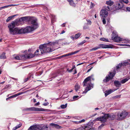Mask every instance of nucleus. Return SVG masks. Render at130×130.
I'll return each instance as SVG.
<instances>
[{
    "label": "nucleus",
    "instance_id": "obj_1",
    "mask_svg": "<svg viewBox=\"0 0 130 130\" xmlns=\"http://www.w3.org/2000/svg\"><path fill=\"white\" fill-rule=\"evenodd\" d=\"M30 22L31 24V27L29 26L25 28H22L21 29L16 28H15L14 33L13 35L30 32L37 28L38 26L36 20H31Z\"/></svg>",
    "mask_w": 130,
    "mask_h": 130
},
{
    "label": "nucleus",
    "instance_id": "obj_2",
    "mask_svg": "<svg viewBox=\"0 0 130 130\" xmlns=\"http://www.w3.org/2000/svg\"><path fill=\"white\" fill-rule=\"evenodd\" d=\"M62 40H56L53 42H50L49 43H45L41 45V47H43L44 53H49L53 51V50L51 48L53 45L58 44V42Z\"/></svg>",
    "mask_w": 130,
    "mask_h": 130
},
{
    "label": "nucleus",
    "instance_id": "obj_3",
    "mask_svg": "<svg viewBox=\"0 0 130 130\" xmlns=\"http://www.w3.org/2000/svg\"><path fill=\"white\" fill-rule=\"evenodd\" d=\"M28 130H50L47 126H44L41 127L39 125L31 126L30 127Z\"/></svg>",
    "mask_w": 130,
    "mask_h": 130
},
{
    "label": "nucleus",
    "instance_id": "obj_4",
    "mask_svg": "<svg viewBox=\"0 0 130 130\" xmlns=\"http://www.w3.org/2000/svg\"><path fill=\"white\" fill-rule=\"evenodd\" d=\"M116 72L115 69L112 72H110L109 74L105 77V78L103 80V82L106 83L108 82L110 79H112L115 75Z\"/></svg>",
    "mask_w": 130,
    "mask_h": 130
},
{
    "label": "nucleus",
    "instance_id": "obj_5",
    "mask_svg": "<svg viewBox=\"0 0 130 130\" xmlns=\"http://www.w3.org/2000/svg\"><path fill=\"white\" fill-rule=\"evenodd\" d=\"M25 110H30L38 111H45L49 112L50 110L47 109H45L42 108H39L34 107H32L29 108H27L25 109Z\"/></svg>",
    "mask_w": 130,
    "mask_h": 130
},
{
    "label": "nucleus",
    "instance_id": "obj_6",
    "mask_svg": "<svg viewBox=\"0 0 130 130\" xmlns=\"http://www.w3.org/2000/svg\"><path fill=\"white\" fill-rule=\"evenodd\" d=\"M16 22H13L10 24L8 25V27L9 29V31L10 34L13 35L14 34V30L15 28H14L15 24H16Z\"/></svg>",
    "mask_w": 130,
    "mask_h": 130
},
{
    "label": "nucleus",
    "instance_id": "obj_7",
    "mask_svg": "<svg viewBox=\"0 0 130 130\" xmlns=\"http://www.w3.org/2000/svg\"><path fill=\"white\" fill-rule=\"evenodd\" d=\"M41 45L39 46V49L37 50L35 52V54L36 55H40L44 53L43 47H41Z\"/></svg>",
    "mask_w": 130,
    "mask_h": 130
},
{
    "label": "nucleus",
    "instance_id": "obj_8",
    "mask_svg": "<svg viewBox=\"0 0 130 130\" xmlns=\"http://www.w3.org/2000/svg\"><path fill=\"white\" fill-rule=\"evenodd\" d=\"M105 114L103 116L96 118L95 119V121H100L103 123L105 122L107 118V117L105 116Z\"/></svg>",
    "mask_w": 130,
    "mask_h": 130
},
{
    "label": "nucleus",
    "instance_id": "obj_9",
    "mask_svg": "<svg viewBox=\"0 0 130 130\" xmlns=\"http://www.w3.org/2000/svg\"><path fill=\"white\" fill-rule=\"evenodd\" d=\"M79 50H77V51H75L74 52H71L70 53H69L68 54L64 55H63L61 56H59V57H58L57 58L58 59H61V58H62V57H65V56H70V55H72L75 54L77 53L78 52H79Z\"/></svg>",
    "mask_w": 130,
    "mask_h": 130
},
{
    "label": "nucleus",
    "instance_id": "obj_10",
    "mask_svg": "<svg viewBox=\"0 0 130 130\" xmlns=\"http://www.w3.org/2000/svg\"><path fill=\"white\" fill-rule=\"evenodd\" d=\"M92 123L90 122L87 124L86 125L83 127L84 128H82L83 129V130H90L92 128Z\"/></svg>",
    "mask_w": 130,
    "mask_h": 130
},
{
    "label": "nucleus",
    "instance_id": "obj_11",
    "mask_svg": "<svg viewBox=\"0 0 130 130\" xmlns=\"http://www.w3.org/2000/svg\"><path fill=\"white\" fill-rule=\"evenodd\" d=\"M108 12L105 9H102L101 10L100 15L102 17H105L108 15Z\"/></svg>",
    "mask_w": 130,
    "mask_h": 130
},
{
    "label": "nucleus",
    "instance_id": "obj_12",
    "mask_svg": "<svg viewBox=\"0 0 130 130\" xmlns=\"http://www.w3.org/2000/svg\"><path fill=\"white\" fill-rule=\"evenodd\" d=\"M128 115V113L125 111H122L120 114H118V116L121 119L123 118L126 117Z\"/></svg>",
    "mask_w": 130,
    "mask_h": 130
},
{
    "label": "nucleus",
    "instance_id": "obj_13",
    "mask_svg": "<svg viewBox=\"0 0 130 130\" xmlns=\"http://www.w3.org/2000/svg\"><path fill=\"white\" fill-rule=\"evenodd\" d=\"M105 116L107 117V119H109L111 120H113L115 118V116L113 113H111L110 114H105Z\"/></svg>",
    "mask_w": 130,
    "mask_h": 130
},
{
    "label": "nucleus",
    "instance_id": "obj_14",
    "mask_svg": "<svg viewBox=\"0 0 130 130\" xmlns=\"http://www.w3.org/2000/svg\"><path fill=\"white\" fill-rule=\"evenodd\" d=\"M99 46V48H112L110 45H105L102 44H100Z\"/></svg>",
    "mask_w": 130,
    "mask_h": 130
},
{
    "label": "nucleus",
    "instance_id": "obj_15",
    "mask_svg": "<svg viewBox=\"0 0 130 130\" xmlns=\"http://www.w3.org/2000/svg\"><path fill=\"white\" fill-rule=\"evenodd\" d=\"M124 6L123 4L120 3V2L116 4L115 7L116 9L118 10L123 8Z\"/></svg>",
    "mask_w": 130,
    "mask_h": 130
},
{
    "label": "nucleus",
    "instance_id": "obj_16",
    "mask_svg": "<svg viewBox=\"0 0 130 130\" xmlns=\"http://www.w3.org/2000/svg\"><path fill=\"white\" fill-rule=\"evenodd\" d=\"M112 39H113L116 42H119L122 41V39L118 37L117 36H114L113 34L112 37Z\"/></svg>",
    "mask_w": 130,
    "mask_h": 130
},
{
    "label": "nucleus",
    "instance_id": "obj_17",
    "mask_svg": "<svg viewBox=\"0 0 130 130\" xmlns=\"http://www.w3.org/2000/svg\"><path fill=\"white\" fill-rule=\"evenodd\" d=\"M128 63V62H127L120 63L116 66V70L117 71H118V70L122 66H126L127 64Z\"/></svg>",
    "mask_w": 130,
    "mask_h": 130
},
{
    "label": "nucleus",
    "instance_id": "obj_18",
    "mask_svg": "<svg viewBox=\"0 0 130 130\" xmlns=\"http://www.w3.org/2000/svg\"><path fill=\"white\" fill-rule=\"evenodd\" d=\"M91 76H88L85 79L83 82L84 86H86L87 85V83L88 81L90 80H91Z\"/></svg>",
    "mask_w": 130,
    "mask_h": 130
},
{
    "label": "nucleus",
    "instance_id": "obj_19",
    "mask_svg": "<svg viewBox=\"0 0 130 130\" xmlns=\"http://www.w3.org/2000/svg\"><path fill=\"white\" fill-rule=\"evenodd\" d=\"M51 126L55 127L57 128H60L61 127L59 125L53 123H51L50 124Z\"/></svg>",
    "mask_w": 130,
    "mask_h": 130
},
{
    "label": "nucleus",
    "instance_id": "obj_20",
    "mask_svg": "<svg viewBox=\"0 0 130 130\" xmlns=\"http://www.w3.org/2000/svg\"><path fill=\"white\" fill-rule=\"evenodd\" d=\"M113 91V90L111 89H110L106 91L105 94V97H106L108 95L110 94Z\"/></svg>",
    "mask_w": 130,
    "mask_h": 130
},
{
    "label": "nucleus",
    "instance_id": "obj_21",
    "mask_svg": "<svg viewBox=\"0 0 130 130\" xmlns=\"http://www.w3.org/2000/svg\"><path fill=\"white\" fill-rule=\"evenodd\" d=\"M27 19V17H22L21 18L18 20V22L24 21L26 20Z\"/></svg>",
    "mask_w": 130,
    "mask_h": 130
},
{
    "label": "nucleus",
    "instance_id": "obj_22",
    "mask_svg": "<svg viewBox=\"0 0 130 130\" xmlns=\"http://www.w3.org/2000/svg\"><path fill=\"white\" fill-rule=\"evenodd\" d=\"M23 93V92H21L19 93H17L16 94H14V95H11V96H10L8 98H14V97H16L18 95H19L21 94H22Z\"/></svg>",
    "mask_w": 130,
    "mask_h": 130
},
{
    "label": "nucleus",
    "instance_id": "obj_23",
    "mask_svg": "<svg viewBox=\"0 0 130 130\" xmlns=\"http://www.w3.org/2000/svg\"><path fill=\"white\" fill-rule=\"evenodd\" d=\"M115 85L117 87H119L121 85V82L118 81H115L114 82Z\"/></svg>",
    "mask_w": 130,
    "mask_h": 130
},
{
    "label": "nucleus",
    "instance_id": "obj_24",
    "mask_svg": "<svg viewBox=\"0 0 130 130\" xmlns=\"http://www.w3.org/2000/svg\"><path fill=\"white\" fill-rule=\"evenodd\" d=\"M106 3L107 5L110 6L113 4V2L111 0H109L106 1Z\"/></svg>",
    "mask_w": 130,
    "mask_h": 130
},
{
    "label": "nucleus",
    "instance_id": "obj_25",
    "mask_svg": "<svg viewBox=\"0 0 130 130\" xmlns=\"http://www.w3.org/2000/svg\"><path fill=\"white\" fill-rule=\"evenodd\" d=\"M91 89V87L90 85L89 86L87 87L85 89V91L83 92V93H86L89 90Z\"/></svg>",
    "mask_w": 130,
    "mask_h": 130
},
{
    "label": "nucleus",
    "instance_id": "obj_26",
    "mask_svg": "<svg viewBox=\"0 0 130 130\" xmlns=\"http://www.w3.org/2000/svg\"><path fill=\"white\" fill-rule=\"evenodd\" d=\"M119 2L120 3L123 4L124 3L126 4H127L129 2L128 0H119Z\"/></svg>",
    "mask_w": 130,
    "mask_h": 130
},
{
    "label": "nucleus",
    "instance_id": "obj_27",
    "mask_svg": "<svg viewBox=\"0 0 130 130\" xmlns=\"http://www.w3.org/2000/svg\"><path fill=\"white\" fill-rule=\"evenodd\" d=\"M85 119H83L81 120L78 121H72V122L76 124H78L85 122Z\"/></svg>",
    "mask_w": 130,
    "mask_h": 130
},
{
    "label": "nucleus",
    "instance_id": "obj_28",
    "mask_svg": "<svg viewBox=\"0 0 130 130\" xmlns=\"http://www.w3.org/2000/svg\"><path fill=\"white\" fill-rule=\"evenodd\" d=\"M16 15H13L11 16H10V17H8L7 18V20H6V22H8L12 18H13L15 16H16Z\"/></svg>",
    "mask_w": 130,
    "mask_h": 130
},
{
    "label": "nucleus",
    "instance_id": "obj_29",
    "mask_svg": "<svg viewBox=\"0 0 130 130\" xmlns=\"http://www.w3.org/2000/svg\"><path fill=\"white\" fill-rule=\"evenodd\" d=\"M0 58L1 59H5L6 58V56L5 53H3L2 54L0 55Z\"/></svg>",
    "mask_w": 130,
    "mask_h": 130
},
{
    "label": "nucleus",
    "instance_id": "obj_30",
    "mask_svg": "<svg viewBox=\"0 0 130 130\" xmlns=\"http://www.w3.org/2000/svg\"><path fill=\"white\" fill-rule=\"evenodd\" d=\"M75 91H77L80 89L79 86L78 84H77L75 86Z\"/></svg>",
    "mask_w": 130,
    "mask_h": 130
},
{
    "label": "nucleus",
    "instance_id": "obj_31",
    "mask_svg": "<svg viewBox=\"0 0 130 130\" xmlns=\"http://www.w3.org/2000/svg\"><path fill=\"white\" fill-rule=\"evenodd\" d=\"M81 35V34L78 33L75 35V38L76 39H78Z\"/></svg>",
    "mask_w": 130,
    "mask_h": 130
},
{
    "label": "nucleus",
    "instance_id": "obj_32",
    "mask_svg": "<svg viewBox=\"0 0 130 130\" xmlns=\"http://www.w3.org/2000/svg\"><path fill=\"white\" fill-rule=\"evenodd\" d=\"M22 125L21 124H20L13 128L14 130H16V129L20 128L21 126Z\"/></svg>",
    "mask_w": 130,
    "mask_h": 130
},
{
    "label": "nucleus",
    "instance_id": "obj_33",
    "mask_svg": "<svg viewBox=\"0 0 130 130\" xmlns=\"http://www.w3.org/2000/svg\"><path fill=\"white\" fill-rule=\"evenodd\" d=\"M100 40L102 41H103L105 42H108V39H106L105 38H100Z\"/></svg>",
    "mask_w": 130,
    "mask_h": 130
},
{
    "label": "nucleus",
    "instance_id": "obj_34",
    "mask_svg": "<svg viewBox=\"0 0 130 130\" xmlns=\"http://www.w3.org/2000/svg\"><path fill=\"white\" fill-rule=\"evenodd\" d=\"M128 80V79L127 78H125L123 79L121 81V83L122 84H123L125 83Z\"/></svg>",
    "mask_w": 130,
    "mask_h": 130
},
{
    "label": "nucleus",
    "instance_id": "obj_35",
    "mask_svg": "<svg viewBox=\"0 0 130 130\" xmlns=\"http://www.w3.org/2000/svg\"><path fill=\"white\" fill-rule=\"evenodd\" d=\"M67 106V104H66L65 105H61L60 107H61L63 109H64L66 108Z\"/></svg>",
    "mask_w": 130,
    "mask_h": 130
},
{
    "label": "nucleus",
    "instance_id": "obj_36",
    "mask_svg": "<svg viewBox=\"0 0 130 130\" xmlns=\"http://www.w3.org/2000/svg\"><path fill=\"white\" fill-rule=\"evenodd\" d=\"M32 76V74H31L30 75L26 78L25 79L24 82H27L28 80V79H29L30 78V77H31Z\"/></svg>",
    "mask_w": 130,
    "mask_h": 130
},
{
    "label": "nucleus",
    "instance_id": "obj_37",
    "mask_svg": "<svg viewBox=\"0 0 130 130\" xmlns=\"http://www.w3.org/2000/svg\"><path fill=\"white\" fill-rule=\"evenodd\" d=\"M55 16H52L51 19V22L52 23H53L55 21Z\"/></svg>",
    "mask_w": 130,
    "mask_h": 130
},
{
    "label": "nucleus",
    "instance_id": "obj_38",
    "mask_svg": "<svg viewBox=\"0 0 130 130\" xmlns=\"http://www.w3.org/2000/svg\"><path fill=\"white\" fill-rule=\"evenodd\" d=\"M76 98H71V99H70L69 100V101H70V102L75 101L78 99H76Z\"/></svg>",
    "mask_w": 130,
    "mask_h": 130
},
{
    "label": "nucleus",
    "instance_id": "obj_39",
    "mask_svg": "<svg viewBox=\"0 0 130 130\" xmlns=\"http://www.w3.org/2000/svg\"><path fill=\"white\" fill-rule=\"evenodd\" d=\"M99 48V46H98V47H95L94 48H92V49L90 50L91 51L96 50L98 49Z\"/></svg>",
    "mask_w": 130,
    "mask_h": 130
},
{
    "label": "nucleus",
    "instance_id": "obj_40",
    "mask_svg": "<svg viewBox=\"0 0 130 130\" xmlns=\"http://www.w3.org/2000/svg\"><path fill=\"white\" fill-rule=\"evenodd\" d=\"M69 4L71 5L72 6H75V4L74 3V2L73 1H71V2Z\"/></svg>",
    "mask_w": 130,
    "mask_h": 130
},
{
    "label": "nucleus",
    "instance_id": "obj_41",
    "mask_svg": "<svg viewBox=\"0 0 130 130\" xmlns=\"http://www.w3.org/2000/svg\"><path fill=\"white\" fill-rule=\"evenodd\" d=\"M33 55L32 54H29L27 56V58H32L33 57H34Z\"/></svg>",
    "mask_w": 130,
    "mask_h": 130
},
{
    "label": "nucleus",
    "instance_id": "obj_42",
    "mask_svg": "<svg viewBox=\"0 0 130 130\" xmlns=\"http://www.w3.org/2000/svg\"><path fill=\"white\" fill-rule=\"evenodd\" d=\"M14 6L12 4L11 5H8L6 6H3V8H7L10 6Z\"/></svg>",
    "mask_w": 130,
    "mask_h": 130
},
{
    "label": "nucleus",
    "instance_id": "obj_43",
    "mask_svg": "<svg viewBox=\"0 0 130 130\" xmlns=\"http://www.w3.org/2000/svg\"><path fill=\"white\" fill-rule=\"evenodd\" d=\"M14 58L17 60H20V58L19 56H16Z\"/></svg>",
    "mask_w": 130,
    "mask_h": 130
},
{
    "label": "nucleus",
    "instance_id": "obj_44",
    "mask_svg": "<svg viewBox=\"0 0 130 130\" xmlns=\"http://www.w3.org/2000/svg\"><path fill=\"white\" fill-rule=\"evenodd\" d=\"M102 22H103V24H106V20L105 18H103V19Z\"/></svg>",
    "mask_w": 130,
    "mask_h": 130
},
{
    "label": "nucleus",
    "instance_id": "obj_45",
    "mask_svg": "<svg viewBox=\"0 0 130 130\" xmlns=\"http://www.w3.org/2000/svg\"><path fill=\"white\" fill-rule=\"evenodd\" d=\"M90 76H91V80H90V81H91L92 80H94V78L93 77V75H92Z\"/></svg>",
    "mask_w": 130,
    "mask_h": 130
},
{
    "label": "nucleus",
    "instance_id": "obj_46",
    "mask_svg": "<svg viewBox=\"0 0 130 130\" xmlns=\"http://www.w3.org/2000/svg\"><path fill=\"white\" fill-rule=\"evenodd\" d=\"M104 124H102L98 128L100 129L102 127H103L104 126Z\"/></svg>",
    "mask_w": 130,
    "mask_h": 130
},
{
    "label": "nucleus",
    "instance_id": "obj_47",
    "mask_svg": "<svg viewBox=\"0 0 130 130\" xmlns=\"http://www.w3.org/2000/svg\"><path fill=\"white\" fill-rule=\"evenodd\" d=\"M69 43H70V42H66V43L64 42V43H62V44L63 45H67L69 44Z\"/></svg>",
    "mask_w": 130,
    "mask_h": 130
},
{
    "label": "nucleus",
    "instance_id": "obj_48",
    "mask_svg": "<svg viewBox=\"0 0 130 130\" xmlns=\"http://www.w3.org/2000/svg\"><path fill=\"white\" fill-rule=\"evenodd\" d=\"M105 9H106L105 10H107L108 11H109L110 10V7H109V6H107L106 7V8H105Z\"/></svg>",
    "mask_w": 130,
    "mask_h": 130
},
{
    "label": "nucleus",
    "instance_id": "obj_49",
    "mask_svg": "<svg viewBox=\"0 0 130 130\" xmlns=\"http://www.w3.org/2000/svg\"><path fill=\"white\" fill-rule=\"evenodd\" d=\"M94 6V4H93V3L92 2H91V5H90V7L91 8H92V7H93Z\"/></svg>",
    "mask_w": 130,
    "mask_h": 130
},
{
    "label": "nucleus",
    "instance_id": "obj_50",
    "mask_svg": "<svg viewBox=\"0 0 130 130\" xmlns=\"http://www.w3.org/2000/svg\"><path fill=\"white\" fill-rule=\"evenodd\" d=\"M88 21V23H87L88 24H90V25L91 24V20H89L88 21Z\"/></svg>",
    "mask_w": 130,
    "mask_h": 130
},
{
    "label": "nucleus",
    "instance_id": "obj_51",
    "mask_svg": "<svg viewBox=\"0 0 130 130\" xmlns=\"http://www.w3.org/2000/svg\"><path fill=\"white\" fill-rule=\"evenodd\" d=\"M73 70V69H72L70 70H69V69H68L67 70V71L69 72H71Z\"/></svg>",
    "mask_w": 130,
    "mask_h": 130
},
{
    "label": "nucleus",
    "instance_id": "obj_52",
    "mask_svg": "<svg viewBox=\"0 0 130 130\" xmlns=\"http://www.w3.org/2000/svg\"><path fill=\"white\" fill-rule=\"evenodd\" d=\"M126 10L129 11L130 12V8L128 7H126Z\"/></svg>",
    "mask_w": 130,
    "mask_h": 130
},
{
    "label": "nucleus",
    "instance_id": "obj_53",
    "mask_svg": "<svg viewBox=\"0 0 130 130\" xmlns=\"http://www.w3.org/2000/svg\"><path fill=\"white\" fill-rule=\"evenodd\" d=\"M40 104V103L39 102H38L34 104V106H37V105H39Z\"/></svg>",
    "mask_w": 130,
    "mask_h": 130
},
{
    "label": "nucleus",
    "instance_id": "obj_54",
    "mask_svg": "<svg viewBox=\"0 0 130 130\" xmlns=\"http://www.w3.org/2000/svg\"><path fill=\"white\" fill-rule=\"evenodd\" d=\"M49 104V103L48 102H47L46 103H44L43 104V105L44 106H47Z\"/></svg>",
    "mask_w": 130,
    "mask_h": 130
},
{
    "label": "nucleus",
    "instance_id": "obj_55",
    "mask_svg": "<svg viewBox=\"0 0 130 130\" xmlns=\"http://www.w3.org/2000/svg\"><path fill=\"white\" fill-rule=\"evenodd\" d=\"M21 57H22L25 58L26 57V56L24 55H22L20 56Z\"/></svg>",
    "mask_w": 130,
    "mask_h": 130
},
{
    "label": "nucleus",
    "instance_id": "obj_56",
    "mask_svg": "<svg viewBox=\"0 0 130 130\" xmlns=\"http://www.w3.org/2000/svg\"><path fill=\"white\" fill-rule=\"evenodd\" d=\"M83 44H83V43L82 42H82H80V43H79L78 44V45H82Z\"/></svg>",
    "mask_w": 130,
    "mask_h": 130
},
{
    "label": "nucleus",
    "instance_id": "obj_57",
    "mask_svg": "<svg viewBox=\"0 0 130 130\" xmlns=\"http://www.w3.org/2000/svg\"><path fill=\"white\" fill-rule=\"evenodd\" d=\"M70 38L71 39H72L73 40H74V39L75 38V37H74L73 36H71Z\"/></svg>",
    "mask_w": 130,
    "mask_h": 130
},
{
    "label": "nucleus",
    "instance_id": "obj_58",
    "mask_svg": "<svg viewBox=\"0 0 130 130\" xmlns=\"http://www.w3.org/2000/svg\"><path fill=\"white\" fill-rule=\"evenodd\" d=\"M92 67L90 69H88L87 71V72H89L90 71V70L92 69Z\"/></svg>",
    "mask_w": 130,
    "mask_h": 130
},
{
    "label": "nucleus",
    "instance_id": "obj_59",
    "mask_svg": "<svg viewBox=\"0 0 130 130\" xmlns=\"http://www.w3.org/2000/svg\"><path fill=\"white\" fill-rule=\"evenodd\" d=\"M61 26L62 27H65V24L64 23L61 25Z\"/></svg>",
    "mask_w": 130,
    "mask_h": 130
},
{
    "label": "nucleus",
    "instance_id": "obj_60",
    "mask_svg": "<svg viewBox=\"0 0 130 130\" xmlns=\"http://www.w3.org/2000/svg\"><path fill=\"white\" fill-rule=\"evenodd\" d=\"M11 78L12 79H14L16 80H18L17 79H16V78H13V77H11Z\"/></svg>",
    "mask_w": 130,
    "mask_h": 130
},
{
    "label": "nucleus",
    "instance_id": "obj_61",
    "mask_svg": "<svg viewBox=\"0 0 130 130\" xmlns=\"http://www.w3.org/2000/svg\"><path fill=\"white\" fill-rule=\"evenodd\" d=\"M76 73H77V71H76V69H75V70L74 72L73 73V74H74Z\"/></svg>",
    "mask_w": 130,
    "mask_h": 130
},
{
    "label": "nucleus",
    "instance_id": "obj_62",
    "mask_svg": "<svg viewBox=\"0 0 130 130\" xmlns=\"http://www.w3.org/2000/svg\"><path fill=\"white\" fill-rule=\"evenodd\" d=\"M84 63H83L82 62V63H79L77 65V66H79V65H80L81 64H83Z\"/></svg>",
    "mask_w": 130,
    "mask_h": 130
},
{
    "label": "nucleus",
    "instance_id": "obj_63",
    "mask_svg": "<svg viewBox=\"0 0 130 130\" xmlns=\"http://www.w3.org/2000/svg\"><path fill=\"white\" fill-rule=\"evenodd\" d=\"M65 32V31H64V30H63L62 32L60 34H63Z\"/></svg>",
    "mask_w": 130,
    "mask_h": 130
},
{
    "label": "nucleus",
    "instance_id": "obj_64",
    "mask_svg": "<svg viewBox=\"0 0 130 130\" xmlns=\"http://www.w3.org/2000/svg\"><path fill=\"white\" fill-rule=\"evenodd\" d=\"M75 66H73V67H72V69H75Z\"/></svg>",
    "mask_w": 130,
    "mask_h": 130
}]
</instances>
